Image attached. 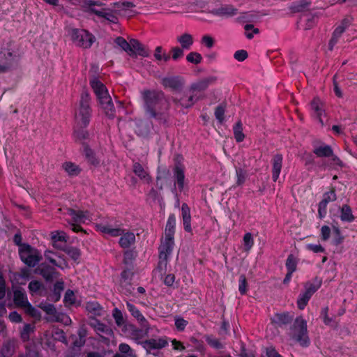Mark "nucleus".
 Segmentation results:
<instances>
[{
  "label": "nucleus",
  "mask_w": 357,
  "mask_h": 357,
  "mask_svg": "<svg viewBox=\"0 0 357 357\" xmlns=\"http://www.w3.org/2000/svg\"><path fill=\"white\" fill-rule=\"evenodd\" d=\"M79 6H80L85 12H89L95 14L100 18H103L109 23H118V16L121 12L126 10L130 8H133L135 5L130 1L116 2L110 5L109 7H104L96 8L95 6L100 7L102 3L100 1L93 0H79Z\"/></svg>",
  "instance_id": "nucleus-1"
},
{
  "label": "nucleus",
  "mask_w": 357,
  "mask_h": 357,
  "mask_svg": "<svg viewBox=\"0 0 357 357\" xmlns=\"http://www.w3.org/2000/svg\"><path fill=\"white\" fill-rule=\"evenodd\" d=\"M90 85L105 115L109 118H114L115 116V108L106 86L96 77H93L90 79Z\"/></svg>",
  "instance_id": "nucleus-2"
},
{
  "label": "nucleus",
  "mask_w": 357,
  "mask_h": 357,
  "mask_svg": "<svg viewBox=\"0 0 357 357\" xmlns=\"http://www.w3.org/2000/svg\"><path fill=\"white\" fill-rule=\"evenodd\" d=\"M289 336L291 340L303 347L310 344L307 333V321L302 317H298L289 328Z\"/></svg>",
  "instance_id": "nucleus-3"
},
{
  "label": "nucleus",
  "mask_w": 357,
  "mask_h": 357,
  "mask_svg": "<svg viewBox=\"0 0 357 357\" xmlns=\"http://www.w3.org/2000/svg\"><path fill=\"white\" fill-rule=\"evenodd\" d=\"M90 96L87 92L81 94L79 107L75 112V121L80 127H86L90 121L91 108L89 105Z\"/></svg>",
  "instance_id": "nucleus-4"
},
{
  "label": "nucleus",
  "mask_w": 357,
  "mask_h": 357,
  "mask_svg": "<svg viewBox=\"0 0 357 357\" xmlns=\"http://www.w3.org/2000/svg\"><path fill=\"white\" fill-rule=\"evenodd\" d=\"M69 35L73 43L83 49L90 48L96 40L95 36L85 29H72Z\"/></svg>",
  "instance_id": "nucleus-5"
},
{
  "label": "nucleus",
  "mask_w": 357,
  "mask_h": 357,
  "mask_svg": "<svg viewBox=\"0 0 357 357\" xmlns=\"http://www.w3.org/2000/svg\"><path fill=\"white\" fill-rule=\"evenodd\" d=\"M21 260L28 266L34 267L42 259L38 250L28 244H22L19 248Z\"/></svg>",
  "instance_id": "nucleus-6"
},
{
  "label": "nucleus",
  "mask_w": 357,
  "mask_h": 357,
  "mask_svg": "<svg viewBox=\"0 0 357 357\" xmlns=\"http://www.w3.org/2000/svg\"><path fill=\"white\" fill-rule=\"evenodd\" d=\"M161 96V93L155 91H144L142 92L145 109L151 117H157V114L155 112L153 107Z\"/></svg>",
  "instance_id": "nucleus-7"
},
{
  "label": "nucleus",
  "mask_w": 357,
  "mask_h": 357,
  "mask_svg": "<svg viewBox=\"0 0 357 357\" xmlns=\"http://www.w3.org/2000/svg\"><path fill=\"white\" fill-rule=\"evenodd\" d=\"M89 325L104 340L109 341L114 337V332L112 329L105 324L101 323L98 319H91L89 321Z\"/></svg>",
  "instance_id": "nucleus-8"
},
{
  "label": "nucleus",
  "mask_w": 357,
  "mask_h": 357,
  "mask_svg": "<svg viewBox=\"0 0 357 357\" xmlns=\"http://www.w3.org/2000/svg\"><path fill=\"white\" fill-rule=\"evenodd\" d=\"M174 238L165 237L161 241V245L159 247V258L161 261H167L169 256L171 255L174 245Z\"/></svg>",
  "instance_id": "nucleus-9"
},
{
  "label": "nucleus",
  "mask_w": 357,
  "mask_h": 357,
  "mask_svg": "<svg viewBox=\"0 0 357 357\" xmlns=\"http://www.w3.org/2000/svg\"><path fill=\"white\" fill-rule=\"evenodd\" d=\"M67 214L71 217L72 222L75 223H86L87 221L91 220V217L88 211H76L75 209L68 208Z\"/></svg>",
  "instance_id": "nucleus-10"
},
{
  "label": "nucleus",
  "mask_w": 357,
  "mask_h": 357,
  "mask_svg": "<svg viewBox=\"0 0 357 357\" xmlns=\"http://www.w3.org/2000/svg\"><path fill=\"white\" fill-rule=\"evenodd\" d=\"M130 50H129L128 54L131 56H137L139 55L143 57H147L149 56V52L136 39L130 40Z\"/></svg>",
  "instance_id": "nucleus-11"
},
{
  "label": "nucleus",
  "mask_w": 357,
  "mask_h": 357,
  "mask_svg": "<svg viewBox=\"0 0 357 357\" xmlns=\"http://www.w3.org/2000/svg\"><path fill=\"white\" fill-rule=\"evenodd\" d=\"M350 25V22L348 19H344L342 21L341 24L336 27L335 29L333 37L329 43V49L332 50L334 45L337 43L338 39L340 38L342 34Z\"/></svg>",
  "instance_id": "nucleus-12"
},
{
  "label": "nucleus",
  "mask_w": 357,
  "mask_h": 357,
  "mask_svg": "<svg viewBox=\"0 0 357 357\" xmlns=\"http://www.w3.org/2000/svg\"><path fill=\"white\" fill-rule=\"evenodd\" d=\"M36 272L41 275L46 281L51 282L59 277V273L54 268L44 264H41L36 269Z\"/></svg>",
  "instance_id": "nucleus-13"
},
{
  "label": "nucleus",
  "mask_w": 357,
  "mask_h": 357,
  "mask_svg": "<svg viewBox=\"0 0 357 357\" xmlns=\"http://www.w3.org/2000/svg\"><path fill=\"white\" fill-rule=\"evenodd\" d=\"M311 109L314 114L319 119V122L323 126L322 116L325 114L324 102L318 98H314L311 102Z\"/></svg>",
  "instance_id": "nucleus-14"
},
{
  "label": "nucleus",
  "mask_w": 357,
  "mask_h": 357,
  "mask_svg": "<svg viewBox=\"0 0 357 357\" xmlns=\"http://www.w3.org/2000/svg\"><path fill=\"white\" fill-rule=\"evenodd\" d=\"M142 344L146 350L159 349L164 348L167 344V341L164 338L150 339Z\"/></svg>",
  "instance_id": "nucleus-15"
},
{
  "label": "nucleus",
  "mask_w": 357,
  "mask_h": 357,
  "mask_svg": "<svg viewBox=\"0 0 357 357\" xmlns=\"http://www.w3.org/2000/svg\"><path fill=\"white\" fill-rule=\"evenodd\" d=\"M282 155L280 154L275 155L272 159V178L273 181H276L280 176L282 166Z\"/></svg>",
  "instance_id": "nucleus-16"
},
{
  "label": "nucleus",
  "mask_w": 357,
  "mask_h": 357,
  "mask_svg": "<svg viewBox=\"0 0 357 357\" xmlns=\"http://www.w3.org/2000/svg\"><path fill=\"white\" fill-rule=\"evenodd\" d=\"M132 170L135 175L144 183H149L151 182V178L148 171L139 162H135L133 164Z\"/></svg>",
  "instance_id": "nucleus-17"
},
{
  "label": "nucleus",
  "mask_w": 357,
  "mask_h": 357,
  "mask_svg": "<svg viewBox=\"0 0 357 357\" xmlns=\"http://www.w3.org/2000/svg\"><path fill=\"white\" fill-rule=\"evenodd\" d=\"M135 242V234L130 231L124 232V231L123 230V234L121 235V238H119V241L120 246L123 248H128L132 245H133Z\"/></svg>",
  "instance_id": "nucleus-18"
},
{
  "label": "nucleus",
  "mask_w": 357,
  "mask_h": 357,
  "mask_svg": "<svg viewBox=\"0 0 357 357\" xmlns=\"http://www.w3.org/2000/svg\"><path fill=\"white\" fill-rule=\"evenodd\" d=\"M98 229L103 234L111 236H119L123 234V230L118 227H113L109 224H100L97 225Z\"/></svg>",
  "instance_id": "nucleus-19"
},
{
  "label": "nucleus",
  "mask_w": 357,
  "mask_h": 357,
  "mask_svg": "<svg viewBox=\"0 0 357 357\" xmlns=\"http://www.w3.org/2000/svg\"><path fill=\"white\" fill-rule=\"evenodd\" d=\"M181 211L184 229L188 232H191V215L190 208L185 203H183L181 206Z\"/></svg>",
  "instance_id": "nucleus-20"
},
{
  "label": "nucleus",
  "mask_w": 357,
  "mask_h": 357,
  "mask_svg": "<svg viewBox=\"0 0 357 357\" xmlns=\"http://www.w3.org/2000/svg\"><path fill=\"white\" fill-rule=\"evenodd\" d=\"M177 42L181 45V48L188 50L193 44V37L188 33H184L176 38Z\"/></svg>",
  "instance_id": "nucleus-21"
},
{
  "label": "nucleus",
  "mask_w": 357,
  "mask_h": 357,
  "mask_svg": "<svg viewBox=\"0 0 357 357\" xmlns=\"http://www.w3.org/2000/svg\"><path fill=\"white\" fill-rule=\"evenodd\" d=\"M13 300L16 305L24 307L29 303L27 296L22 289H16L14 291Z\"/></svg>",
  "instance_id": "nucleus-22"
},
{
  "label": "nucleus",
  "mask_w": 357,
  "mask_h": 357,
  "mask_svg": "<svg viewBox=\"0 0 357 357\" xmlns=\"http://www.w3.org/2000/svg\"><path fill=\"white\" fill-rule=\"evenodd\" d=\"M174 174L176 179L179 189L182 190L184 187V167L181 164H176L174 169Z\"/></svg>",
  "instance_id": "nucleus-23"
},
{
  "label": "nucleus",
  "mask_w": 357,
  "mask_h": 357,
  "mask_svg": "<svg viewBox=\"0 0 357 357\" xmlns=\"http://www.w3.org/2000/svg\"><path fill=\"white\" fill-rule=\"evenodd\" d=\"M176 227V217L174 214H171L167 220L165 230V237L174 238L175 234Z\"/></svg>",
  "instance_id": "nucleus-24"
},
{
  "label": "nucleus",
  "mask_w": 357,
  "mask_h": 357,
  "mask_svg": "<svg viewBox=\"0 0 357 357\" xmlns=\"http://www.w3.org/2000/svg\"><path fill=\"white\" fill-rule=\"evenodd\" d=\"M162 83L165 87L171 88L174 90L178 89L183 84L181 79L177 77H165L162 79Z\"/></svg>",
  "instance_id": "nucleus-25"
},
{
  "label": "nucleus",
  "mask_w": 357,
  "mask_h": 357,
  "mask_svg": "<svg viewBox=\"0 0 357 357\" xmlns=\"http://www.w3.org/2000/svg\"><path fill=\"white\" fill-rule=\"evenodd\" d=\"M196 98L191 91L185 92L182 97L178 100L180 105L183 107H190L194 105Z\"/></svg>",
  "instance_id": "nucleus-26"
},
{
  "label": "nucleus",
  "mask_w": 357,
  "mask_h": 357,
  "mask_svg": "<svg viewBox=\"0 0 357 357\" xmlns=\"http://www.w3.org/2000/svg\"><path fill=\"white\" fill-rule=\"evenodd\" d=\"M126 306L128 311L131 313V314L136 318L143 326H145L146 324V319L142 315V314L139 312V310L132 303L127 302Z\"/></svg>",
  "instance_id": "nucleus-27"
},
{
  "label": "nucleus",
  "mask_w": 357,
  "mask_h": 357,
  "mask_svg": "<svg viewBox=\"0 0 357 357\" xmlns=\"http://www.w3.org/2000/svg\"><path fill=\"white\" fill-rule=\"evenodd\" d=\"M321 280L317 278L305 284V291L312 296L314 293L321 287Z\"/></svg>",
  "instance_id": "nucleus-28"
},
{
  "label": "nucleus",
  "mask_w": 357,
  "mask_h": 357,
  "mask_svg": "<svg viewBox=\"0 0 357 357\" xmlns=\"http://www.w3.org/2000/svg\"><path fill=\"white\" fill-rule=\"evenodd\" d=\"M212 13L219 16H232L237 13V10L232 6H227L213 10Z\"/></svg>",
  "instance_id": "nucleus-29"
},
{
  "label": "nucleus",
  "mask_w": 357,
  "mask_h": 357,
  "mask_svg": "<svg viewBox=\"0 0 357 357\" xmlns=\"http://www.w3.org/2000/svg\"><path fill=\"white\" fill-rule=\"evenodd\" d=\"M292 316L289 313H280L275 314L273 321L279 326L287 325L292 321Z\"/></svg>",
  "instance_id": "nucleus-30"
},
{
  "label": "nucleus",
  "mask_w": 357,
  "mask_h": 357,
  "mask_svg": "<svg viewBox=\"0 0 357 357\" xmlns=\"http://www.w3.org/2000/svg\"><path fill=\"white\" fill-rule=\"evenodd\" d=\"M314 153L318 157H329L333 155V150L331 147L328 145L320 146L317 147L314 150Z\"/></svg>",
  "instance_id": "nucleus-31"
},
{
  "label": "nucleus",
  "mask_w": 357,
  "mask_h": 357,
  "mask_svg": "<svg viewBox=\"0 0 357 357\" xmlns=\"http://www.w3.org/2000/svg\"><path fill=\"white\" fill-rule=\"evenodd\" d=\"M340 218L344 222H352L354 220L351 209L348 205L342 206L341 208Z\"/></svg>",
  "instance_id": "nucleus-32"
},
{
  "label": "nucleus",
  "mask_w": 357,
  "mask_h": 357,
  "mask_svg": "<svg viewBox=\"0 0 357 357\" xmlns=\"http://www.w3.org/2000/svg\"><path fill=\"white\" fill-rule=\"evenodd\" d=\"M62 167L68 174L71 176H77L80 172V169L78 166L70 162L63 163Z\"/></svg>",
  "instance_id": "nucleus-33"
},
{
  "label": "nucleus",
  "mask_w": 357,
  "mask_h": 357,
  "mask_svg": "<svg viewBox=\"0 0 357 357\" xmlns=\"http://www.w3.org/2000/svg\"><path fill=\"white\" fill-rule=\"evenodd\" d=\"M247 172L245 169L242 168H236V183L234 186H241L246 181L247 178Z\"/></svg>",
  "instance_id": "nucleus-34"
},
{
  "label": "nucleus",
  "mask_w": 357,
  "mask_h": 357,
  "mask_svg": "<svg viewBox=\"0 0 357 357\" xmlns=\"http://www.w3.org/2000/svg\"><path fill=\"white\" fill-rule=\"evenodd\" d=\"M234 135L235 139L238 142H241L243 141L245 138V135L243 132V125L242 123L239 121H238L233 128Z\"/></svg>",
  "instance_id": "nucleus-35"
},
{
  "label": "nucleus",
  "mask_w": 357,
  "mask_h": 357,
  "mask_svg": "<svg viewBox=\"0 0 357 357\" xmlns=\"http://www.w3.org/2000/svg\"><path fill=\"white\" fill-rule=\"evenodd\" d=\"M28 288L31 294H40V291L44 289V286L42 282L33 280L29 282Z\"/></svg>",
  "instance_id": "nucleus-36"
},
{
  "label": "nucleus",
  "mask_w": 357,
  "mask_h": 357,
  "mask_svg": "<svg viewBox=\"0 0 357 357\" xmlns=\"http://www.w3.org/2000/svg\"><path fill=\"white\" fill-rule=\"evenodd\" d=\"M130 329L131 338L137 342L146 335V333L143 330L137 328L133 326H130Z\"/></svg>",
  "instance_id": "nucleus-37"
},
{
  "label": "nucleus",
  "mask_w": 357,
  "mask_h": 357,
  "mask_svg": "<svg viewBox=\"0 0 357 357\" xmlns=\"http://www.w3.org/2000/svg\"><path fill=\"white\" fill-rule=\"evenodd\" d=\"M86 309L93 315L101 314L102 307L97 302H88L86 305Z\"/></svg>",
  "instance_id": "nucleus-38"
},
{
  "label": "nucleus",
  "mask_w": 357,
  "mask_h": 357,
  "mask_svg": "<svg viewBox=\"0 0 357 357\" xmlns=\"http://www.w3.org/2000/svg\"><path fill=\"white\" fill-rule=\"evenodd\" d=\"M243 241V249L245 252H248L254 245V239L252 234L250 232L245 234Z\"/></svg>",
  "instance_id": "nucleus-39"
},
{
  "label": "nucleus",
  "mask_w": 357,
  "mask_h": 357,
  "mask_svg": "<svg viewBox=\"0 0 357 357\" xmlns=\"http://www.w3.org/2000/svg\"><path fill=\"white\" fill-rule=\"evenodd\" d=\"M120 352L126 357H135V351L126 343H121L119 346Z\"/></svg>",
  "instance_id": "nucleus-40"
},
{
  "label": "nucleus",
  "mask_w": 357,
  "mask_h": 357,
  "mask_svg": "<svg viewBox=\"0 0 357 357\" xmlns=\"http://www.w3.org/2000/svg\"><path fill=\"white\" fill-rule=\"evenodd\" d=\"M311 296V295L305 291L300 294L297 301L298 307L300 310L304 309Z\"/></svg>",
  "instance_id": "nucleus-41"
},
{
  "label": "nucleus",
  "mask_w": 357,
  "mask_h": 357,
  "mask_svg": "<svg viewBox=\"0 0 357 357\" xmlns=\"http://www.w3.org/2000/svg\"><path fill=\"white\" fill-rule=\"evenodd\" d=\"M51 237L54 242L57 241H67V236L64 231H54L51 233Z\"/></svg>",
  "instance_id": "nucleus-42"
},
{
  "label": "nucleus",
  "mask_w": 357,
  "mask_h": 357,
  "mask_svg": "<svg viewBox=\"0 0 357 357\" xmlns=\"http://www.w3.org/2000/svg\"><path fill=\"white\" fill-rule=\"evenodd\" d=\"M186 59L190 63H192L194 64H198V63H201V61L202 60V56L198 52H190L187 55Z\"/></svg>",
  "instance_id": "nucleus-43"
},
{
  "label": "nucleus",
  "mask_w": 357,
  "mask_h": 357,
  "mask_svg": "<svg viewBox=\"0 0 357 357\" xmlns=\"http://www.w3.org/2000/svg\"><path fill=\"white\" fill-rule=\"evenodd\" d=\"M22 308L24 310L26 313L34 318H39L40 317V312L33 307L29 302L26 303L24 307H22Z\"/></svg>",
  "instance_id": "nucleus-44"
},
{
  "label": "nucleus",
  "mask_w": 357,
  "mask_h": 357,
  "mask_svg": "<svg viewBox=\"0 0 357 357\" xmlns=\"http://www.w3.org/2000/svg\"><path fill=\"white\" fill-rule=\"evenodd\" d=\"M84 153L89 161L93 165H98L100 160L95 156L94 152L88 146L84 147Z\"/></svg>",
  "instance_id": "nucleus-45"
},
{
  "label": "nucleus",
  "mask_w": 357,
  "mask_h": 357,
  "mask_svg": "<svg viewBox=\"0 0 357 357\" xmlns=\"http://www.w3.org/2000/svg\"><path fill=\"white\" fill-rule=\"evenodd\" d=\"M115 43L123 50H124L128 54L129 50H130V40L129 42H127L123 38L117 37L115 39Z\"/></svg>",
  "instance_id": "nucleus-46"
},
{
  "label": "nucleus",
  "mask_w": 357,
  "mask_h": 357,
  "mask_svg": "<svg viewBox=\"0 0 357 357\" xmlns=\"http://www.w3.org/2000/svg\"><path fill=\"white\" fill-rule=\"evenodd\" d=\"M64 289V282L62 280L58 281L55 283L54 287V300L56 301L61 297V293Z\"/></svg>",
  "instance_id": "nucleus-47"
},
{
  "label": "nucleus",
  "mask_w": 357,
  "mask_h": 357,
  "mask_svg": "<svg viewBox=\"0 0 357 357\" xmlns=\"http://www.w3.org/2000/svg\"><path fill=\"white\" fill-rule=\"evenodd\" d=\"M66 254L71 257L74 261H77L80 257V251L78 248L74 247H69L65 250Z\"/></svg>",
  "instance_id": "nucleus-48"
},
{
  "label": "nucleus",
  "mask_w": 357,
  "mask_h": 357,
  "mask_svg": "<svg viewBox=\"0 0 357 357\" xmlns=\"http://www.w3.org/2000/svg\"><path fill=\"white\" fill-rule=\"evenodd\" d=\"M113 317L114 318L115 322L117 326H121L124 324V319L121 310L115 308L112 313Z\"/></svg>",
  "instance_id": "nucleus-49"
},
{
  "label": "nucleus",
  "mask_w": 357,
  "mask_h": 357,
  "mask_svg": "<svg viewBox=\"0 0 357 357\" xmlns=\"http://www.w3.org/2000/svg\"><path fill=\"white\" fill-rule=\"evenodd\" d=\"M286 267L289 272H294L296 268V262L292 255L288 256L286 261Z\"/></svg>",
  "instance_id": "nucleus-50"
},
{
  "label": "nucleus",
  "mask_w": 357,
  "mask_h": 357,
  "mask_svg": "<svg viewBox=\"0 0 357 357\" xmlns=\"http://www.w3.org/2000/svg\"><path fill=\"white\" fill-rule=\"evenodd\" d=\"M201 43L206 46L207 48L211 49L213 47L215 40L211 36L204 35L202 38Z\"/></svg>",
  "instance_id": "nucleus-51"
},
{
  "label": "nucleus",
  "mask_w": 357,
  "mask_h": 357,
  "mask_svg": "<svg viewBox=\"0 0 357 357\" xmlns=\"http://www.w3.org/2000/svg\"><path fill=\"white\" fill-rule=\"evenodd\" d=\"M66 305H73L75 303V296L74 292L70 289L67 290L63 299Z\"/></svg>",
  "instance_id": "nucleus-52"
},
{
  "label": "nucleus",
  "mask_w": 357,
  "mask_h": 357,
  "mask_svg": "<svg viewBox=\"0 0 357 357\" xmlns=\"http://www.w3.org/2000/svg\"><path fill=\"white\" fill-rule=\"evenodd\" d=\"M52 254L51 252H47L45 253V257L47 259V260L52 264L63 269L65 268H68V264L63 261V264L61 263H59L56 261V259H53L52 257H51L50 255Z\"/></svg>",
  "instance_id": "nucleus-53"
},
{
  "label": "nucleus",
  "mask_w": 357,
  "mask_h": 357,
  "mask_svg": "<svg viewBox=\"0 0 357 357\" xmlns=\"http://www.w3.org/2000/svg\"><path fill=\"white\" fill-rule=\"evenodd\" d=\"M245 32V36L248 39H251L253 37V33H258L259 29L257 28H255L252 24H246L244 27Z\"/></svg>",
  "instance_id": "nucleus-54"
},
{
  "label": "nucleus",
  "mask_w": 357,
  "mask_h": 357,
  "mask_svg": "<svg viewBox=\"0 0 357 357\" xmlns=\"http://www.w3.org/2000/svg\"><path fill=\"white\" fill-rule=\"evenodd\" d=\"M39 307L48 314H54L56 312V309L52 304L40 303Z\"/></svg>",
  "instance_id": "nucleus-55"
},
{
  "label": "nucleus",
  "mask_w": 357,
  "mask_h": 357,
  "mask_svg": "<svg viewBox=\"0 0 357 357\" xmlns=\"http://www.w3.org/2000/svg\"><path fill=\"white\" fill-rule=\"evenodd\" d=\"M33 331V328L30 324H25L21 331V337L26 341L29 339V333Z\"/></svg>",
  "instance_id": "nucleus-56"
},
{
  "label": "nucleus",
  "mask_w": 357,
  "mask_h": 357,
  "mask_svg": "<svg viewBox=\"0 0 357 357\" xmlns=\"http://www.w3.org/2000/svg\"><path fill=\"white\" fill-rule=\"evenodd\" d=\"M183 50L184 49L179 47H174L172 48V59L174 61H176L181 58L183 56Z\"/></svg>",
  "instance_id": "nucleus-57"
},
{
  "label": "nucleus",
  "mask_w": 357,
  "mask_h": 357,
  "mask_svg": "<svg viewBox=\"0 0 357 357\" xmlns=\"http://www.w3.org/2000/svg\"><path fill=\"white\" fill-rule=\"evenodd\" d=\"M248 52L244 50H240L234 53V57L238 61H243L248 58Z\"/></svg>",
  "instance_id": "nucleus-58"
},
{
  "label": "nucleus",
  "mask_w": 357,
  "mask_h": 357,
  "mask_svg": "<svg viewBox=\"0 0 357 357\" xmlns=\"http://www.w3.org/2000/svg\"><path fill=\"white\" fill-rule=\"evenodd\" d=\"M238 290L241 294L246 293L247 282L245 275H241L239 278Z\"/></svg>",
  "instance_id": "nucleus-59"
},
{
  "label": "nucleus",
  "mask_w": 357,
  "mask_h": 357,
  "mask_svg": "<svg viewBox=\"0 0 357 357\" xmlns=\"http://www.w3.org/2000/svg\"><path fill=\"white\" fill-rule=\"evenodd\" d=\"M336 199V195L335 193V191L333 190H331L330 192H328L324 195V198L322 199V202H325L326 204H328L331 202H333Z\"/></svg>",
  "instance_id": "nucleus-60"
},
{
  "label": "nucleus",
  "mask_w": 357,
  "mask_h": 357,
  "mask_svg": "<svg viewBox=\"0 0 357 357\" xmlns=\"http://www.w3.org/2000/svg\"><path fill=\"white\" fill-rule=\"evenodd\" d=\"M331 235V229L328 226L324 225L321 229V238L323 241H327Z\"/></svg>",
  "instance_id": "nucleus-61"
},
{
  "label": "nucleus",
  "mask_w": 357,
  "mask_h": 357,
  "mask_svg": "<svg viewBox=\"0 0 357 357\" xmlns=\"http://www.w3.org/2000/svg\"><path fill=\"white\" fill-rule=\"evenodd\" d=\"M306 248L314 253L324 252L325 250L320 244H307Z\"/></svg>",
  "instance_id": "nucleus-62"
},
{
  "label": "nucleus",
  "mask_w": 357,
  "mask_h": 357,
  "mask_svg": "<svg viewBox=\"0 0 357 357\" xmlns=\"http://www.w3.org/2000/svg\"><path fill=\"white\" fill-rule=\"evenodd\" d=\"M206 342L210 346H211L213 348H215V349L222 348V344L217 339L213 338L211 337H207Z\"/></svg>",
  "instance_id": "nucleus-63"
},
{
  "label": "nucleus",
  "mask_w": 357,
  "mask_h": 357,
  "mask_svg": "<svg viewBox=\"0 0 357 357\" xmlns=\"http://www.w3.org/2000/svg\"><path fill=\"white\" fill-rule=\"evenodd\" d=\"M224 108L221 106L218 107L215 111V116L220 122H222L224 120Z\"/></svg>",
  "instance_id": "nucleus-64"
}]
</instances>
